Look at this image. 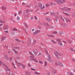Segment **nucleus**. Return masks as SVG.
Here are the masks:
<instances>
[{"label": "nucleus", "mask_w": 75, "mask_h": 75, "mask_svg": "<svg viewBox=\"0 0 75 75\" xmlns=\"http://www.w3.org/2000/svg\"><path fill=\"white\" fill-rule=\"evenodd\" d=\"M26 12L27 13H28V12L29 11V10H26Z\"/></svg>", "instance_id": "obj_63"}, {"label": "nucleus", "mask_w": 75, "mask_h": 75, "mask_svg": "<svg viewBox=\"0 0 75 75\" xmlns=\"http://www.w3.org/2000/svg\"><path fill=\"white\" fill-rule=\"evenodd\" d=\"M12 65H13L14 67V68H16V67H15V65H14V64L13 63H12Z\"/></svg>", "instance_id": "obj_59"}, {"label": "nucleus", "mask_w": 75, "mask_h": 75, "mask_svg": "<svg viewBox=\"0 0 75 75\" xmlns=\"http://www.w3.org/2000/svg\"><path fill=\"white\" fill-rule=\"evenodd\" d=\"M10 20H11V21H13V18H12V17H10Z\"/></svg>", "instance_id": "obj_62"}, {"label": "nucleus", "mask_w": 75, "mask_h": 75, "mask_svg": "<svg viewBox=\"0 0 75 75\" xmlns=\"http://www.w3.org/2000/svg\"><path fill=\"white\" fill-rule=\"evenodd\" d=\"M34 74L35 75H40V73H39L37 72H36V71L34 73Z\"/></svg>", "instance_id": "obj_19"}, {"label": "nucleus", "mask_w": 75, "mask_h": 75, "mask_svg": "<svg viewBox=\"0 0 75 75\" xmlns=\"http://www.w3.org/2000/svg\"><path fill=\"white\" fill-rule=\"evenodd\" d=\"M67 25L66 24L64 23L62 24V26L65 27H66Z\"/></svg>", "instance_id": "obj_22"}, {"label": "nucleus", "mask_w": 75, "mask_h": 75, "mask_svg": "<svg viewBox=\"0 0 75 75\" xmlns=\"http://www.w3.org/2000/svg\"><path fill=\"white\" fill-rule=\"evenodd\" d=\"M15 62L16 63L18 66L19 67H22V66H23V64H22L19 62H18L17 61H16Z\"/></svg>", "instance_id": "obj_2"}, {"label": "nucleus", "mask_w": 75, "mask_h": 75, "mask_svg": "<svg viewBox=\"0 0 75 75\" xmlns=\"http://www.w3.org/2000/svg\"><path fill=\"white\" fill-rule=\"evenodd\" d=\"M32 61H34L35 62H37V59H35L34 58L33 59V60Z\"/></svg>", "instance_id": "obj_31"}, {"label": "nucleus", "mask_w": 75, "mask_h": 75, "mask_svg": "<svg viewBox=\"0 0 75 75\" xmlns=\"http://www.w3.org/2000/svg\"><path fill=\"white\" fill-rule=\"evenodd\" d=\"M70 49L71 51H72V52H74V49H73V48H71Z\"/></svg>", "instance_id": "obj_38"}, {"label": "nucleus", "mask_w": 75, "mask_h": 75, "mask_svg": "<svg viewBox=\"0 0 75 75\" xmlns=\"http://www.w3.org/2000/svg\"><path fill=\"white\" fill-rule=\"evenodd\" d=\"M60 17L62 20H63V21H64V19H63V18H62V16H60Z\"/></svg>", "instance_id": "obj_35"}, {"label": "nucleus", "mask_w": 75, "mask_h": 75, "mask_svg": "<svg viewBox=\"0 0 75 75\" xmlns=\"http://www.w3.org/2000/svg\"><path fill=\"white\" fill-rule=\"evenodd\" d=\"M55 1L58 4L61 5L62 3H64L65 2V1L64 0H55Z\"/></svg>", "instance_id": "obj_1"}, {"label": "nucleus", "mask_w": 75, "mask_h": 75, "mask_svg": "<svg viewBox=\"0 0 75 75\" xmlns=\"http://www.w3.org/2000/svg\"><path fill=\"white\" fill-rule=\"evenodd\" d=\"M72 16H73V17H75V13H73Z\"/></svg>", "instance_id": "obj_51"}, {"label": "nucleus", "mask_w": 75, "mask_h": 75, "mask_svg": "<svg viewBox=\"0 0 75 75\" xmlns=\"http://www.w3.org/2000/svg\"><path fill=\"white\" fill-rule=\"evenodd\" d=\"M69 43H72V41H71V40H69Z\"/></svg>", "instance_id": "obj_50"}, {"label": "nucleus", "mask_w": 75, "mask_h": 75, "mask_svg": "<svg viewBox=\"0 0 75 75\" xmlns=\"http://www.w3.org/2000/svg\"><path fill=\"white\" fill-rule=\"evenodd\" d=\"M39 62L40 64H43L42 62L40 61H39Z\"/></svg>", "instance_id": "obj_58"}, {"label": "nucleus", "mask_w": 75, "mask_h": 75, "mask_svg": "<svg viewBox=\"0 0 75 75\" xmlns=\"http://www.w3.org/2000/svg\"><path fill=\"white\" fill-rule=\"evenodd\" d=\"M71 9V8H68L67 10L66 11L68 12V11H69Z\"/></svg>", "instance_id": "obj_26"}, {"label": "nucleus", "mask_w": 75, "mask_h": 75, "mask_svg": "<svg viewBox=\"0 0 75 75\" xmlns=\"http://www.w3.org/2000/svg\"><path fill=\"white\" fill-rule=\"evenodd\" d=\"M13 31H18V30H17V29H16V28H14L13 30Z\"/></svg>", "instance_id": "obj_34"}, {"label": "nucleus", "mask_w": 75, "mask_h": 75, "mask_svg": "<svg viewBox=\"0 0 75 75\" xmlns=\"http://www.w3.org/2000/svg\"><path fill=\"white\" fill-rule=\"evenodd\" d=\"M5 33H8V31H4Z\"/></svg>", "instance_id": "obj_53"}, {"label": "nucleus", "mask_w": 75, "mask_h": 75, "mask_svg": "<svg viewBox=\"0 0 75 75\" xmlns=\"http://www.w3.org/2000/svg\"><path fill=\"white\" fill-rule=\"evenodd\" d=\"M60 64H61V62H58L56 63V65H59Z\"/></svg>", "instance_id": "obj_20"}, {"label": "nucleus", "mask_w": 75, "mask_h": 75, "mask_svg": "<svg viewBox=\"0 0 75 75\" xmlns=\"http://www.w3.org/2000/svg\"><path fill=\"white\" fill-rule=\"evenodd\" d=\"M11 34H12V35H13V34H14V33L13 32H11Z\"/></svg>", "instance_id": "obj_56"}, {"label": "nucleus", "mask_w": 75, "mask_h": 75, "mask_svg": "<svg viewBox=\"0 0 75 75\" xmlns=\"http://www.w3.org/2000/svg\"><path fill=\"white\" fill-rule=\"evenodd\" d=\"M51 75V73H48L47 74V75Z\"/></svg>", "instance_id": "obj_61"}, {"label": "nucleus", "mask_w": 75, "mask_h": 75, "mask_svg": "<svg viewBox=\"0 0 75 75\" xmlns=\"http://www.w3.org/2000/svg\"><path fill=\"white\" fill-rule=\"evenodd\" d=\"M63 13H64V14H66L67 15V16H70V14H68V13H65V12H63Z\"/></svg>", "instance_id": "obj_30"}, {"label": "nucleus", "mask_w": 75, "mask_h": 75, "mask_svg": "<svg viewBox=\"0 0 75 75\" xmlns=\"http://www.w3.org/2000/svg\"><path fill=\"white\" fill-rule=\"evenodd\" d=\"M57 42H60V39H57Z\"/></svg>", "instance_id": "obj_40"}, {"label": "nucleus", "mask_w": 75, "mask_h": 75, "mask_svg": "<svg viewBox=\"0 0 75 75\" xmlns=\"http://www.w3.org/2000/svg\"><path fill=\"white\" fill-rule=\"evenodd\" d=\"M8 60H9V61L10 62H11V61H12V59H11V58H9L8 59Z\"/></svg>", "instance_id": "obj_37"}, {"label": "nucleus", "mask_w": 75, "mask_h": 75, "mask_svg": "<svg viewBox=\"0 0 75 75\" xmlns=\"http://www.w3.org/2000/svg\"><path fill=\"white\" fill-rule=\"evenodd\" d=\"M6 38L5 36H3L1 40V41H3V40H4Z\"/></svg>", "instance_id": "obj_7"}, {"label": "nucleus", "mask_w": 75, "mask_h": 75, "mask_svg": "<svg viewBox=\"0 0 75 75\" xmlns=\"http://www.w3.org/2000/svg\"><path fill=\"white\" fill-rule=\"evenodd\" d=\"M25 5V3H24V2H23V3L22 4V6H24Z\"/></svg>", "instance_id": "obj_54"}, {"label": "nucleus", "mask_w": 75, "mask_h": 75, "mask_svg": "<svg viewBox=\"0 0 75 75\" xmlns=\"http://www.w3.org/2000/svg\"><path fill=\"white\" fill-rule=\"evenodd\" d=\"M52 42L53 43V44H57V42L53 40H52Z\"/></svg>", "instance_id": "obj_29"}, {"label": "nucleus", "mask_w": 75, "mask_h": 75, "mask_svg": "<svg viewBox=\"0 0 75 75\" xmlns=\"http://www.w3.org/2000/svg\"><path fill=\"white\" fill-rule=\"evenodd\" d=\"M30 16V15L28 14H27L26 15V18H29V17Z\"/></svg>", "instance_id": "obj_27"}, {"label": "nucleus", "mask_w": 75, "mask_h": 75, "mask_svg": "<svg viewBox=\"0 0 75 75\" xmlns=\"http://www.w3.org/2000/svg\"><path fill=\"white\" fill-rule=\"evenodd\" d=\"M8 28V27L7 25H6L5 26V28H4V30H6V29H7Z\"/></svg>", "instance_id": "obj_15"}, {"label": "nucleus", "mask_w": 75, "mask_h": 75, "mask_svg": "<svg viewBox=\"0 0 75 75\" xmlns=\"http://www.w3.org/2000/svg\"><path fill=\"white\" fill-rule=\"evenodd\" d=\"M46 7H49V6H50V4L49 3L46 4H45Z\"/></svg>", "instance_id": "obj_16"}, {"label": "nucleus", "mask_w": 75, "mask_h": 75, "mask_svg": "<svg viewBox=\"0 0 75 75\" xmlns=\"http://www.w3.org/2000/svg\"><path fill=\"white\" fill-rule=\"evenodd\" d=\"M59 66H60V67H63V64L61 63L60 64V65H59Z\"/></svg>", "instance_id": "obj_39"}, {"label": "nucleus", "mask_w": 75, "mask_h": 75, "mask_svg": "<svg viewBox=\"0 0 75 75\" xmlns=\"http://www.w3.org/2000/svg\"><path fill=\"white\" fill-rule=\"evenodd\" d=\"M31 20H33L34 19V18L33 17H31Z\"/></svg>", "instance_id": "obj_60"}, {"label": "nucleus", "mask_w": 75, "mask_h": 75, "mask_svg": "<svg viewBox=\"0 0 75 75\" xmlns=\"http://www.w3.org/2000/svg\"><path fill=\"white\" fill-rule=\"evenodd\" d=\"M3 64V62H2L0 61V65H1Z\"/></svg>", "instance_id": "obj_44"}, {"label": "nucleus", "mask_w": 75, "mask_h": 75, "mask_svg": "<svg viewBox=\"0 0 75 75\" xmlns=\"http://www.w3.org/2000/svg\"><path fill=\"white\" fill-rule=\"evenodd\" d=\"M6 71H11V70H10V69H7Z\"/></svg>", "instance_id": "obj_55"}, {"label": "nucleus", "mask_w": 75, "mask_h": 75, "mask_svg": "<svg viewBox=\"0 0 75 75\" xmlns=\"http://www.w3.org/2000/svg\"><path fill=\"white\" fill-rule=\"evenodd\" d=\"M4 56L5 57L4 58L5 59H6V60H8V57L7 56L6 54H4Z\"/></svg>", "instance_id": "obj_10"}, {"label": "nucleus", "mask_w": 75, "mask_h": 75, "mask_svg": "<svg viewBox=\"0 0 75 75\" xmlns=\"http://www.w3.org/2000/svg\"><path fill=\"white\" fill-rule=\"evenodd\" d=\"M34 58V57L32 56H30V59L31 61H32L33 60V59Z\"/></svg>", "instance_id": "obj_12"}, {"label": "nucleus", "mask_w": 75, "mask_h": 75, "mask_svg": "<svg viewBox=\"0 0 75 75\" xmlns=\"http://www.w3.org/2000/svg\"><path fill=\"white\" fill-rule=\"evenodd\" d=\"M40 31L39 30H36L35 32L33 33L34 35H35L37 33H40Z\"/></svg>", "instance_id": "obj_6"}, {"label": "nucleus", "mask_w": 75, "mask_h": 75, "mask_svg": "<svg viewBox=\"0 0 75 75\" xmlns=\"http://www.w3.org/2000/svg\"><path fill=\"white\" fill-rule=\"evenodd\" d=\"M6 6H3L2 7V9L4 10H5L6 9Z\"/></svg>", "instance_id": "obj_8"}, {"label": "nucleus", "mask_w": 75, "mask_h": 75, "mask_svg": "<svg viewBox=\"0 0 75 75\" xmlns=\"http://www.w3.org/2000/svg\"><path fill=\"white\" fill-rule=\"evenodd\" d=\"M53 5L54 6H56V3H55V2H54L53 3Z\"/></svg>", "instance_id": "obj_41"}, {"label": "nucleus", "mask_w": 75, "mask_h": 75, "mask_svg": "<svg viewBox=\"0 0 75 75\" xmlns=\"http://www.w3.org/2000/svg\"><path fill=\"white\" fill-rule=\"evenodd\" d=\"M22 13L21 11H20L19 12H18V14H21Z\"/></svg>", "instance_id": "obj_52"}, {"label": "nucleus", "mask_w": 75, "mask_h": 75, "mask_svg": "<svg viewBox=\"0 0 75 75\" xmlns=\"http://www.w3.org/2000/svg\"><path fill=\"white\" fill-rule=\"evenodd\" d=\"M28 44L29 45H30V44H31V39H30L28 40Z\"/></svg>", "instance_id": "obj_11"}, {"label": "nucleus", "mask_w": 75, "mask_h": 75, "mask_svg": "<svg viewBox=\"0 0 75 75\" xmlns=\"http://www.w3.org/2000/svg\"><path fill=\"white\" fill-rule=\"evenodd\" d=\"M16 19L17 20H18V21H20V19L18 16H17L16 18Z\"/></svg>", "instance_id": "obj_24"}, {"label": "nucleus", "mask_w": 75, "mask_h": 75, "mask_svg": "<svg viewBox=\"0 0 75 75\" xmlns=\"http://www.w3.org/2000/svg\"><path fill=\"white\" fill-rule=\"evenodd\" d=\"M24 25H25V27H26L27 28V27H28V25H27V24L26 23H24Z\"/></svg>", "instance_id": "obj_33"}, {"label": "nucleus", "mask_w": 75, "mask_h": 75, "mask_svg": "<svg viewBox=\"0 0 75 75\" xmlns=\"http://www.w3.org/2000/svg\"><path fill=\"white\" fill-rule=\"evenodd\" d=\"M53 34H57V32H56V31H54L52 33Z\"/></svg>", "instance_id": "obj_46"}, {"label": "nucleus", "mask_w": 75, "mask_h": 75, "mask_svg": "<svg viewBox=\"0 0 75 75\" xmlns=\"http://www.w3.org/2000/svg\"><path fill=\"white\" fill-rule=\"evenodd\" d=\"M46 20H47L48 21H51V18H49L46 17Z\"/></svg>", "instance_id": "obj_13"}, {"label": "nucleus", "mask_w": 75, "mask_h": 75, "mask_svg": "<svg viewBox=\"0 0 75 75\" xmlns=\"http://www.w3.org/2000/svg\"><path fill=\"white\" fill-rule=\"evenodd\" d=\"M42 6V4L41 3L39 4V6L40 7H41Z\"/></svg>", "instance_id": "obj_21"}, {"label": "nucleus", "mask_w": 75, "mask_h": 75, "mask_svg": "<svg viewBox=\"0 0 75 75\" xmlns=\"http://www.w3.org/2000/svg\"><path fill=\"white\" fill-rule=\"evenodd\" d=\"M28 67H30L31 66V65H30V64H28Z\"/></svg>", "instance_id": "obj_64"}, {"label": "nucleus", "mask_w": 75, "mask_h": 75, "mask_svg": "<svg viewBox=\"0 0 75 75\" xmlns=\"http://www.w3.org/2000/svg\"><path fill=\"white\" fill-rule=\"evenodd\" d=\"M66 20H67V23H70V22H71L70 20H69V19L68 18H66Z\"/></svg>", "instance_id": "obj_18"}, {"label": "nucleus", "mask_w": 75, "mask_h": 75, "mask_svg": "<svg viewBox=\"0 0 75 75\" xmlns=\"http://www.w3.org/2000/svg\"><path fill=\"white\" fill-rule=\"evenodd\" d=\"M3 26V24L2 23H0V27Z\"/></svg>", "instance_id": "obj_47"}, {"label": "nucleus", "mask_w": 75, "mask_h": 75, "mask_svg": "<svg viewBox=\"0 0 75 75\" xmlns=\"http://www.w3.org/2000/svg\"><path fill=\"white\" fill-rule=\"evenodd\" d=\"M37 50L35 49V50H33V52H34L35 55L36 56L37 55L38 53L37 52Z\"/></svg>", "instance_id": "obj_4"}, {"label": "nucleus", "mask_w": 75, "mask_h": 75, "mask_svg": "<svg viewBox=\"0 0 75 75\" xmlns=\"http://www.w3.org/2000/svg\"><path fill=\"white\" fill-rule=\"evenodd\" d=\"M41 10H42V11L43 10H44V8H45V6H44V5H42L41 7Z\"/></svg>", "instance_id": "obj_9"}, {"label": "nucleus", "mask_w": 75, "mask_h": 75, "mask_svg": "<svg viewBox=\"0 0 75 75\" xmlns=\"http://www.w3.org/2000/svg\"><path fill=\"white\" fill-rule=\"evenodd\" d=\"M47 36L48 37H54V35H49V34H47Z\"/></svg>", "instance_id": "obj_25"}, {"label": "nucleus", "mask_w": 75, "mask_h": 75, "mask_svg": "<svg viewBox=\"0 0 75 75\" xmlns=\"http://www.w3.org/2000/svg\"><path fill=\"white\" fill-rule=\"evenodd\" d=\"M25 67V65H23V64L22 68H24Z\"/></svg>", "instance_id": "obj_45"}, {"label": "nucleus", "mask_w": 75, "mask_h": 75, "mask_svg": "<svg viewBox=\"0 0 75 75\" xmlns=\"http://www.w3.org/2000/svg\"><path fill=\"white\" fill-rule=\"evenodd\" d=\"M23 30H24V31H25V33H26V34H28L27 32H26V31L25 30V29L23 28Z\"/></svg>", "instance_id": "obj_42"}, {"label": "nucleus", "mask_w": 75, "mask_h": 75, "mask_svg": "<svg viewBox=\"0 0 75 75\" xmlns=\"http://www.w3.org/2000/svg\"><path fill=\"white\" fill-rule=\"evenodd\" d=\"M13 51H14L15 53L16 54H18V52H17L16 51L14 50V49H13Z\"/></svg>", "instance_id": "obj_28"}, {"label": "nucleus", "mask_w": 75, "mask_h": 75, "mask_svg": "<svg viewBox=\"0 0 75 75\" xmlns=\"http://www.w3.org/2000/svg\"><path fill=\"white\" fill-rule=\"evenodd\" d=\"M56 57H59V56H60V54H59V53L57 52H56L55 53H54Z\"/></svg>", "instance_id": "obj_3"}, {"label": "nucleus", "mask_w": 75, "mask_h": 75, "mask_svg": "<svg viewBox=\"0 0 75 75\" xmlns=\"http://www.w3.org/2000/svg\"><path fill=\"white\" fill-rule=\"evenodd\" d=\"M56 71L55 70L53 71L52 73V75H55V74H56Z\"/></svg>", "instance_id": "obj_14"}, {"label": "nucleus", "mask_w": 75, "mask_h": 75, "mask_svg": "<svg viewBox=\"0 0 75 75\" xmlns=\"http://www.w3.org/2000/svg\"><path fill=\"white\" fill-rule=\"evenodd\" d=\"M50 5L51 6H53V2H51L50 4Z\"/></svg>", "instance_id": "obj_32"}, {"label": "nucleus", "mask_w": 75, "mask_h": 75, "mask_svg": "<svg viewBox=\"0 0 75 75\" xmlns=\"http://www.w3.org/2000/svg\"><path fill=\"white\" fill-rule=\"evenodd\" d=\"M34 18L35 19V20H37V19H38L37 17H36L35 16H34Z\"/></svg>", "instance_id": "obj_49"}, {"label": "nucleus", "mask_w": 75, "mask_h": 75, "mask_svg": "<svg viewBox=\"0 0 75 75\" xmlns=\"http://www.w3.org/2000/svg\"><path fill=\"white\" fill-rule=\"evenodd\" d=\"M49 59V61L50 62H52V60H51V57L50 55H48Z\"/></svg>", "instance_id": "obj_5"}, {"label": "nucleus", "mask_w": 75, "mask_h": 75, "mask_svg": "<svg viewBox=\"0 0 75 75\" xmlns=\"http://www.w3.org/2000/svg\"><path fill=\"white\" fill-rule=\"evenodd\" d=\"M43 24L44 25H47V26H49V25H48V23H43Z\"/></svg>", "instance_id": "obj_17"}, {"label": "nucleus", "mask_w": 75, "mask_h": 75, "mask_svg": "<svg viewBox=\"0 0 75 75\" xmlns=\"http://www.w3.org/2000/svg\"><path fill=\"white\" fill-rule=\"evenodd\" d=\"M15 40H16V41H18V42H20V40H18V39L17 38H16L15 39Z\"/></svg>", "instance_id": "obj_48"}, {"label": "nucleus", "mask_w": 75, "mask_h": 75, "mask_svg": "<svg viewBox=\"0 0 75 75\" xmlns=\"http://www.w3.org/2000/svg\"><path fill=\"white\" fill-rule=\"evenodd\" d=\"M30 69H31V70H32L33 71H35V69H33V68H31Z\"/></svg>", "instance_id": "obj_43"}, {"label": "nucleus", "mask_w": 75, "mask_h": 75, "mask_svg": "<svg viewBox=\"0 0 75 75\" xmlns=\"http://www.w3.org/2000/svg\"><path fill=\"white\" fill-rule=\"evenodd\" d=\"M58 44L59 45H60V46H62V43L61 42H59L58 43Z\"/></svg>", "instance_id": "obj_23"}, {"label": "nucleus", "mask_w": 75, "mask_h": 75, "mask_svg": "<svg viewBox=\"0 0 75 75\" xmlns=\"http://www.w3.org/2000/svg\"><path fill=\"white\" fill-rule=\"evenodd\" d=\"M63 33V32L62 31H60L59 32V34H62Z\"/></svg>", "instance_id": "obj_36"}, {"label": "nucleus", "mask_w": 75, "mask_h": 75, "mask_svg": "<svg viewBox=\"0 0 75 75\" xmlns=\"http://www.w3.org/2000/svg\"><path fill=\"white\" fill-rule=\"evenodd\" d=\"M47 65V62H45V66H46Z\"/></svg>", "instance_id": "obj_57"}]
</instances>
